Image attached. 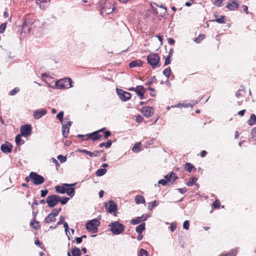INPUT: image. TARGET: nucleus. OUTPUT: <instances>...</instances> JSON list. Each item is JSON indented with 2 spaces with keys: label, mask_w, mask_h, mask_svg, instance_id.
I'll use <instances>...</instances> for the list:
<instances>
[{
  "label": "nucleus",
  "mask_w": 256,
  "mask_h": 256,
  "mask_svg": "<svg viewBox=\"0 0 256 256\" xmlns=\"http://www.w3.org/2000/svg\"><path fill=\"white\" fill-rule=\"evenodd\" d=\"M100 14L102 16L111 14L114 10V1L113 0H102L99 4Z\"/></svg>",
  "instance_id": "nucleus-1"
},
{
  "label": "nucleus",
  "mask_w": 256,
  "mask_h": 256,
  "mask_svg": "<svg viewBox=\"0 0 256 256\" xmlns=\"http://www.w3.org/2000/svg\"><path fill=\"white\" fill-rule=\"evenodd\" d=\"M109 226L112 232L115 235L120 234L124 230V226L118 222H112L109 224Z\"/></svg>",
  "instance_id": "nucleus-2"
},
{
  "label": "nucleus",
  "mask_w": 256,
  "mask_h": 256,
  "mask_svg": "<svg viewBox=\"0 0 256 256\" xmlns=\"http://www.w3.org/2000/svg\"><path fill=\"white\" fill-rule=\"evenodd\" d=\"M160 56L157 54L152 53L147 56L148 63L154 68L160 66Z\"/></svg>",
  "instance_id": "nucleus-3"
},
{
  "label": "nucleus",
  "mask_w": 256,
  "mask_h": 256,
  "mask_svg": "<svg viewBox=\"0 0 256 256\" xmlns=\"http://www.w3.org/2000/svg\"><path fill=\"white\" fill-rule=\"evenodd\" d=\"M106 130V128H102L100 130H98L97 131L94 132L92 133L87 134L85 136L84 135H78V136L80 137H86V138L83 139L84 140H87L88 139H91L93 141L97 140H100L102 136L100 134V132H103L104 130Z\"/></svg>",
  "instance_id": "nucleus-4"
},
{
  "label": "nucleus",
  "mask_w": 256,
  "mask_h": 256,
  "mask_svg": "<svg viewBox=\"0 0 256 256\" xmlns=\"http://www.w3.org/2000/svg\"><path fill=\"white\" fill-rule=\"evenodd\" d=\"M165 180L162 179L158 182V184H161L162 186H166L168 182L173 183L176 180L178 179V176L173 172H171L164 176Z\"/></svg>",
  "instance_id": "nucleus-5"
},
{
  "label": "nucleus",
  "mask_w": 256,
  "mask_h": 256,
  "mask_svg": "<svg viewBox=\"0 0 256 256\" xmlns=\"http://www.w3.org/2000/svg\"><path fill=\"white\" fill-rule=\"evenodd\" d=\"M30 178L31 182L36 186L43 184L45 181L44 178L42 176L34 172H30Z\"/></svg>",
  "instance_id": "nucleus-6"
},
{
  "label": "nucleus",
  "mask_w": 256,
  "mask_h": 256,
  "mask_svg": "<svg viewBox=\"0 0 256 256\" xmlns=\"http://www.w3.org/2000/svg\"><path fill=\"white\" fill-rule=\"evenodd\" d=\"M72 80L70 78H65L56 82V86L59 89L68 88L72 86Z\"/></svg>",
  "instance_id": "nucleus-7"
},
{
  "label": "nucleus",
  "mask_w": 256,
  "mask_h": 256,
  "mask_svg": "<svg viewBox=\"0 0 256 256\" xmlns=\"http://www.w3.org/2000/svg\"><path fill=\"white\" fill-rule=\"evenodd\" d=\"M100 224V222L96 219H93L86 222V228L88 231L92 232H96L98 230V227Z\"/></svg>",
  "instance_id": "nucleus-8"
},
{
  "label": "nucleus",
  "mask_w": 256,
  "mask_h": 256,
  "mask_svg": "<svg viewBox=\"0 0 256 256\" xmlns=\"http://www.w3.org/2000/svg\"><path fill=\"white\" fill-rule=\"evenodd\" d=\"M60 196L57 194H52L48 196L46 199V202L50 208H54L60 202L58 198Z\"/></svg>",
  "instance_id": "nucleus-9"
},
{
  "label": "nucleus",
  "mask_w": 256,
  "mask_h": 256,
  "mask_svg": "<svg viewBox=\"0 0 256 256\" xmlns=\"http://www.w3.org/2000/svg\"><path fill=\"white\" fill-rule=\"evenodd\" d=\"M128 90L135 92L140 99L142 100L144 98V94L146 92V89L142 86H138L136 88L132 87L128 88Z\"/></svg>",
  "instance_id": "nucleus-10"
},
{
  "label": "nucleus",
  "mask_w": 256,
  "mask_h": 256,
  "mask_svg": "<svg viewBox=\"0 0 256 256\" xmlns=\"http://www.w3.org/2000/svg\"><path fill=\"white\" fill-rule=\"evenodd\" d=\"M240 6L238 0H228L226 7L231 11H234Z\"/></svg>",
  "instance_id": "nucleus-11"
},
{
  "label": "nucleus",
  "mask_w": 256,
  "mask_h": 256,
  "mask_svg": "<svg viewBox=\"0 0 256 256\" xmlns=\"http://www.w3.org/2000/svg\"><path fill=\"white\" fill-rule=\"evenodd\" d=\"M105 207L107 211L112 214L114 213L115 216H116V212L117 210V204L112 200H110L105 204Z\"/></svg>",
  "instance_id": "nucleus-12"
},
{
  "label": "nucleus",
  "mask_w": 256,
  "mask_h": 256,
  "mask_svg": "<svg viewBox=\"0 0 256 256\" xmlns=\"http://www.w3.org/2000/svg\"><path fill=\"white\" fill-rule=\"evenodd\" d=\"M142 114L146 117L152 116L154 114V109L152 107L146 106L141 109Z\"/></svg>",
  "instance_id": "nucleus-13"
},
{
  "label": "nucleus",
  "mask_w": 256,
  "mask_h": 256,
  "mask_svg": "<svg viewBox=\"0 0 256 256\" xmlns=\"http://www.w3.org/2000/svg\"><path fill=\"white\" fill-rule=\"evenodd\" d=\"M75 185V184H64L62 186H55V190L57 193L64 194L66 192V187L72 186Z\"/></svg>",
  "instance_id": "nucleus-14"
},
{
  "label": "nucleus",
  "mask_w": 256,
  "mask_h": 256,
  "mask_svg": "<svg viewBox=\"0 0 256 256\" xmlns=\"http://www.w3.org/2000/svg\"><path fill=\"white\" fill-rule=\"evenodd\" d=\"M20 134L22 136L26 137L29 136L32 132V127L30 124H25L20 128Z\"/></svg>",
  "instance_id": "nucleus-15"
},
{
  "label": "nucleus",
  "mask_w": 256,
  "mask_h": 256,
  "mask_svg": "<svg viewBox=\"0 0 256 256\" xmlns=\"http://www.w3.org/2000/svg\"><path fill=\"white\" fill-rule=\"evenodd\" d=\"M118 94L120 98L124 102L128 100L131 98L132 96L130 92H124L122 90H120L118 92Z\"/></svg>",
  "instance_id": "nucleus-16"
},
{
  "label": "nucleus",
  "mask_w": 256,
  "mask_h": 256,
  "mask_svg": "<svg viewBox=\"0 0 256 256\" xmlns=\"http://www.w3.org/2000/svg\"><path fill=\"white\" fill-rule=\"evenodd\" d=\"M0 150L4 153H10L12 151V146L10 143L6 142L4 144H2Z\"/></svg>",
  "instance_id": "nucleus-17"
},
{
  "label": "nucleus",
  "mask_w": 256,
  "mask_h": 256,
  "mask_svg": "<svg viewBox=\"0 0 256 256\" xmlns=\"http://www.w3.org/2000/svg\"><path fill=\"white\" fill-rule=\"evenodd\" d=\"M72 122L70 121L68 122L65 125L62 126V136L64 138H67L68 135L70 128L72 125Z\"/></svg>",
  "instance_id": "nucleus-18"
},
{
  "label": "nucleus",
  "mask_w": 256,
  "mask_h": 256,
  "mask_svg": "<svg viewBox=\"0 0 256 256\" xmlns=\"http://www.w3.org/2000/svg\"><path fill=\"white\" fill-rule=\"evenodd\" d=\"M147 216L146 215H142V216H138L136 218L132 219L130 221V224H137L142 222H144L147 219Z\"/></svg>",
  "instance_id": "nucleus-19"
},
{
  "label": "nucleus",
  "mask_w": 256,
  "mask_h": 256,
  "mask_svg": "<svg viewBox=\"0 0 256 256\" xmlns=\"http://www.w3.org/2000/svg\"><path fill=\"white\" fill-rule=\"evenodd\" d=\"M46 114V110L45 109L41 110H40L34 111V116L36 119L40 118Z\"/></svg>",
  "instance_id": "nucleus-20"
},
{
  "label": "nucleus",
  "mask_w": 256,
  "mask_h": 256,
  "mask_svg": "<svg viewBox=\"0 0 256 256\" xmlns=\"http://www.w3.org/2000/svg\"><path fill=\"white\" fill-rule=\"evenodd\" d=\"M215 19L212 20V22H216L219 24H224L226 22V16H220V18H218V16L214 14V15Z\"/></svg>",
  "instance_id": "nucleus-21"
},
{
  "label": "nucleus",
  "mask_w": 256,
  "mask_h": 256,
  "mask_svg": "<svg viewBox=\"0 0 256 256\" xmlns=\"http://www.w3.org/2000/svg\"><path fill=\"white\" fill-rule=\"evenodd\" d=\"M142 64V62L140 60H135L130 62L128 64V66L130 68H134L136 66H140Z\"/></svg>",
  "instance_id": "nucleus-22"
},
{
  "label": "nucleus",
  "mask_w": 256,
  "mask_h": 256,
  "mask_svg": "<svg viewBox=\"0 0 256 256\" xmlns=\"http://www.w3.org/2000/svg\"><path fill=\"white\" fill-rule=\"evenodd\" d=\"M195 169L194 166L191 163L187 162L184 165V170L188 172H190L192 170Z\"/></svg>",
  "instance_id": "nucleus-23"
},
{
  "label": "nucleus",
  "mask_w": 256,
  "mask_h": 256,
  "mask_svg": "<svg viewBox=\"0 0 256 256\" xmlns=\"http://www.w3.org/2000/svg\"><path fill=\"white\" fill-rule=\"evenodd\" d=\"M135 201L136 204H144L146 202L144 198L141 195H137L135 197Z\"/></svg>",
  "instance_id": "nucleus-24"
},
{
  "label": "nucleus",
  "mask_w": 256,
  "mask_h": 256,
  "mask_svg": "<svg viewBox=\"0 0 256 256\" xmlns=\"http://www.w3.org/2000/svg\"><path fill=\"white\" fill-rule=\"evenodd\" d=\"M71 254L72 256H80L82 254L80 249L76 247L72 250Z\"/></svg>",
  "instance_id": "nucleus-25"
},
{
  "label": "nucleus",
  "mask_w": 256,
  "mask_h": 256,
  "mask_svg": "<svg viewBox=\"0 0 256 256\" xmlns=\"http://www.w3.org/2000/svg\"><path fill=\"white\" fill-rule=\"evenodd\" d=\"M145 223H142L136 226V230L139 234H142L143 231L145 230Z\"/></svg>",
  "instance_id": "nucleus-26"
},
{
  "label": "nucleus",
  "mask_w": 256,
  "mask_h": 256,
  "mask_svg": "<svg viewBox=\"0 0 256 256\" xmlns=\"http://www.w3.org/2000/svg\"><path fill=\"white\" fill-rule=\"evenodd\" d=\"M56 217L53 214H50L44 219V221L46 223H50L55 221Z\"/></svg>",
  "instance_id": "nucleus-27"
},
{
  "label": "nucleus",
  "mask_w": 256,
  "mask_h": 256,
  "mask_svg": "<svg viewBox=\"0 0 256 256\" xmlns=\"http://www.w3.org/2000/svg\"><path fill=\"white\" fill-rule=\"evenodd\" d=\"M66 193L70 198H72L74 195L75 189L74 188L66 187Z\"/></svg>",
  "instance_id": "nucleus-28"
},
{
  "label": "nucleus",
  "mask_w": 256,
  "mask_h": 256,
  "mask_svg": "<svg viewBox=\"0 0 256 256\" xmlns=\"http://www.w3.org/2000/svg\"><path fill=\"white\" fill-rule=\"evenodd\" d=\"M22 136V135L21 134H18L16 136L15 138V142L16 145L20 146L24 143V141L21 138Z\"/></svg>",
  "instance_id": "nucleus-29"
},
{
  "label": "nucleus",
  "mask_w": 256,
  "mask_h": 256,
  "mask_svg": "<svg viewBox=\"0 0 256 256\" xmlns=\"http://www.w3.org/2000/svg\"><path fill=\"white\" fill-rule=\"evenodd\" d=\"M256 122V116L254 114H252L250 118L248 120V123L250 126H252Z\"/></svg>",
  "instance_id": "nucleus-30"
},
{
  "label": "nucleus",
  "mask_w": 256,
  "mask_h": 256,
  "mask_svg": "<svg viewBox=\"0 0 256 256\" xmlns=\"http://www.w3.org/2000/svg\"><path fill=\"white\" fill-rule=\"evenodd\" d=\"M198 178L195 177H192L190 178L189 180L186 182V184L188 186H192L197 181Z\"/></svg>",
  "instance_id": "nucleus-31"
},
{
  "label": "nucleus",
  "mask_w": 256,
  "mask_h": 256,
  "mask_svg": "<svg viewBox=\"0 0 256 256\" xmlns=\"http://www.w3.org/2000/svg\"><path fill=\"white\" fill-rule=\"evenodd\" d=\"M107 172V170L105 168H100L96 172V174L98 176H100L104 175Z\"/></svg>",
  "instance_id": "nucleus-32"
},
{
  "label": "nucleus",
  "mask_w": 256,
  "mask_h": 256,
  "mask_svg": "<svg viewBox=\"0 0 256 256\" xmlns=\"http://www.w3.org/2000/svg\"><path fill=\"white\" fill-rule=\"evenodd\" d=\"M102 152H103V150H94L92 152H90L89 156H90V157L98 156L100 155V153H102Z\"/></svg>",
  "instance_id": "nucleus-33"
},
{
  "label": "nucleus",
  "mask_w": 256,
  "mask_h": 256,
  "mask_svg": "<svg viewBox=\"0 0 256 256\" xmlns=\"http://www.w3.org/2000/svg\"><path fill=\"white\" fill-rule=\"evenodd\" d=\"M205 34H200L197 38H196L194 41L196 43H200L201 42L202 40L205 38Z\"/></svg>",
  "instance_id": "nucleus-34"
},
{
  "label": "nucleus",
  "mask_w": 256,
  "mask_h": 256,
  "mask_svg": "<svg viewBox=\"0 0 256 256\" xmlns=\"http://www.w3.org/2000/svg\"><path fill=\"white\" fill-rule=\"evenodd\" d=\"M142 144L140 142L136 144L133 146L132 150L134 152H138L140 150Z\"/></svg>",
  "instance_id": "nucleus-35"
},
{
  "label": "nucleus",
  "mask_w": 256,
  "mask_h": 256,
  "mask_svg": "<svg viewBox=\"0 0 256 256\" xmlns=\"http://www.w3.org/2000/svg\"><path fill=\"white\" fill-rule=\"evenodd\" d=\"M60 200V202L62 204H66L68 202L70 198L66 196L61 197L60 196V198H58Z\"/></svg>",
  "instance_id": "nucleus-36"
},
{
  "label": "nucleus",
  "mask_w": 256,
  "mask_h": 256,
  "mask_svg": "<svg viewBox=\"0 0 256 256\" xmlns=\"http://www.w3.org/2000/svg\"><path fill=\"white\" fill-rule=\"evenodd\" d=\"M251 138L253 141L256 142V127L253 128L250 132Z\"/></svg>",
  "instance_id": "nucleus-37"
},
{
  "label": "nucleus",
  "mask_w": 256,
  "mask_h": 256,
  "mask_svg": "<svg viewBox=\"0 0 256 256\" xmlns=\"http://www.w3.org/2000/svg\"><path fill=\"white\" fill-rule=\"evenodd\" d=\"M171 69L170 67H168L163 70V74L168 78L171 74Z\"/></svg>",
  "instance_id": "nucleus-38"
},
{
  "label": "nucleus",
  "mask_w": 256,
  "mask_h": 256,
  "mask_svg": "<svg viewBox=\"0 0 256 256\" xmlns=\"http://www.w3.org/2000/svg\"><path fill=\"white\" fill-rule=\"evenodd\" d=\"M112 144L111 140H108L106 142H102L100 144L99 147L102 148L103 146H106V148H109L111 146Z\"/></svg>",
  "instance_id": "nucleus-39"
},
{
  "label": "nucleus",
  "mask_w": 256,
  "mask_h": 256,
  "mask_svg": "<svg viewBox=\"0 0 256 256\" xmlns=\"http://www.w3.org/2000/svg\"><path fill=\"white\" fill-rule=\"evenodd\" d=\"M220 202L218 200H216L212 204V208H218L220 207Z\"/></svg>",
  "instance_id": "nucleus-40"
},
{
  "label": "nucleus",
  "mask_w": 256,
  "mask_h": 256,
  "mask_svg": "<svg viewBox=\"0 0 256 256\" xmlns=\"http://www.w3.org/2000/svg\"><path fill=\"white\" fill-rule=\"evenodd\" d=\"M236 253V251L235 250H233L230 252L225 254H222L220 255V256H235Z\"/></svg>",
  "instance_id": "nucleus-41"
},
{
  "label": "nucleus",
  "mask_w": 256,
  "mask_h": 256,
  "mask_svg": "<svg viewBox=\"0 0 256 256\" xmlns=\"http://www.w3.org/2000/svg\"><path fill=\"white\" fill-rule=\"evenodd\" d=\"M138 256H148V252L147 250L142 248L138 252Z\"/></svg>",
  "instance_id": "nucleus-42"
},
{
  "label": "nucleus",
  "mask_w": 256,
  "mask_h": 256,
  "mask_svg": "<svg viewBox=\"0 0 256 256\" xmlns=\"http://www.w3.org/2000/svg\"><path fill=\"white\" fill-rule=\"evenodd\" d=\"M64 113L62 111L58 113L56 115V118L60 120L61 123L63 121V117H64Z\"/></svg>",
  "instance_id": "nucleus-43"
},
{
  "label": "nucleus",
  "mask_w": 256,
  "mask_h": 256,
  "mask_svg": "<svg viewBox=\"0 0 256 256\" xmlns=\"http://www.w3.org/2000/svg\"><path fill=\"white\" fill-rule=\"evenodd\" d=\"M38 222H34V220L31 222L30 224V226L36 230H38L40 228V226H38Z\"/></svg>",
  "instance_id": "nucleus-44"
},
{
  "label": "nucleus",
  "mask_w": 256,
  "mask_h": 256,
  "mask_svg": "<svg viewBox=\"0 0 256 256\" xmlns=\"http://www.w3.org/2000/svg\"><path fill=\"white\" fill-rule=\"evenodd\" d=\"M245 92L243 90H239L236 93V96L237 98L240 96H244Z\"/></svg>",
  "instance_id": "nucleus-45"
},
{
  "label": "nucleus",
  "mask_w": 256,
  "mask_h": 256,
  "mask_svg": "<svg viewBox=\"0 0 256 256\" xmlns=\"http://www.w3.org/2000/svg\"><path fill=\"white\" fill-rule=\"evenodd\" d=\"M60 211H61V208H54V209L52 210V212L50 214H53L54 215V216L56 217L59 214V213Z\"/></svg>",
  "instance_id": "nucleus-46"
},
{
  "label": "nucleus",
  "mask_w": 256,
  "mask_h": 256,
  "mask_svg": "<svg viewBox=\"0 0 256 256\" xmlns=\"http://www.w3.org/2000/svg\"><path fill=\"white\" fill-rule=\"evenodd\" d=\"M57 158L61 163L64 162L66 160V157L61 154L58 155Z\"/></svg>",
  "instance_id": "nucleus-47"
},
{
  "label": "nucleus",
  "mask_w": 256,
  "mask_h": 256,
  "mask_svg": "<svg viewBox=\"0 0 256 256\" xmlns=\"http://www.w3.org/2000/svg\"><path fill=\"white\" fill-rule=\"evenodd\" d=\"M157 205L156 201H154L153 202H150L148 207V210H151L153 208L156 206Z\"/></svg>",
  "instance_id": "nucleus-48"
},
{
  "label": "nucleus",
  "mask_w": 256,
  "mask_h": 256,
  "mask_svg": "<svg viewBox=\"0 0 256 256\" xmlns=\"http://www.w3.org/2000/svg\"><path fill=\"white\" fill-rule=\"evenodd\" d=\"M20 91L18 88H15L12 90L10 92V94L11 96H14Z\"/></svg>",
  "instance_id": "nucleus-49"
},
{
  "label": "nucleus",
  "mask_w": 256,
  "mask_h": 256,
  "mask_svg": "<svg viewBox=\"0 0 256 256\" xmlns=\"http://www.w3.org/2000/svg\"><path fill=\"white\" fill-rule=\"evenodd\" d=\"M183 228H184V229H186V230L189 229V228H190V222H189L188 220H185L184 222Z\"/></svg>",
  "instance_id": "nucleus-50"
},
{
  "label": "nucleus",
  "mask_w": 256,
  "mask_h": 256,
  "mask_svg": "<svg viewBox=\"0 0 256 256\" xmlns=\"http://www.w3.org/2000/svg\"><path fill=\"white\" fill-rule=\"evenodd\" d=\"M48 192V190H46V189L44 190H42L40 191V193H41L40 194V196L42 197V198H44V197H45L47 195Z\"/></svg>",
  "instance_id": "nucleus-51"
},
{
  "label": "nucleus",
  "mask_w": 256,
  "mask_h": 256,
  "mask_svg": "<svg viewBox=\"0 0 256 256\" xmlns=\"http://www.w3.org/2000/svg\"><path fill=\"white\" fill-rule=\"evenodd\" d=\"M6 28V24L4 23L2 24L0 26V33H3L4 31L5 30V29Z\"/></svg>",
  "instance_id": "nucleus-52"
},
{
  "label": "nucleus",
  "mask_w": 256,
  "mask_h": 256,
  "mask_svg": "<svg viewBox=\"0 0 256 256\" xmlns=\"http://www.w3.org/2000/svg\"><path fill=\"white\" fill-rule=\"evenodd\" d=\"M224 0H214V4L218 7H220L222 5V3Z\"/></svg>",
  "instance_id": "nucleus-53"
},
{
  "label": "nucleus",
  "mask_w": 256,
  "mask_h": 256,
  "mask_svg": "<svg viewBox=\"0 0 256 256\" xmlns=\"http://www.w3.org/2000/svg\"><path fill=\"white\" fill-rule=\"evenodd\" d=\"M171 56H168L166 58L165 60L164 61V65L166 66L168 64H169L170 63L171 60H170Z\"/></svg>",
  "instance_id": "nucleus-54"
},
{
  "label": "nucleus",
  "mask_w": 256,
  "mask_h": 256,
  "mask_svg": "<svg viewBox=\"0 0 256 256\" xmlns=\"http://www.w3.org/2000/svg\"><path fill=\"white\" fill-rule=\"evenodd\" d=\"M136 122L140 123L144 120V118L142 116L139 115L136 116Z\"/></svg>",
  "instance_id": "nucleus-55"
},
{
  "label": "nucleus",
  "mask_w": 256,
  "mask_h": 256,
  "mask_svg": "<svg viewBox=\"0 0 256 256\" xmlns=\"http://www.w3.org/2000/svg\"><path fill=\"white\" fill-rule=\"evenodd\" d=\"M178 192L180 193H181L182 194L186 193L187 191V189L186 188H178Z\"/></svg>",
  "instance_id": "nucleus-56"
},
{
  "label": "nucleus",
  "mask_w": 256,
  "mask_h": 256,
  "mask_svg": "<svg viewBox=\"0 0 256 256\" xmlns=\"http://www.w3.org/2000/svg\"><path fill=\"white\" fill-rule=\"evenodd\" d=\"M64 222H64V217L63 216H61L60 217V221L58 222L57 224L58 225H60V224H64Z\"/></svg>",
  "instance_id": "nucleus-57"
},
{
  "label": "nucleus",
  "mask_w": 256,
  "mask_h": 256,
  "mask_svg": "<svg viewBox=\"0 0 256 256\" xmlns=\"http://www.w3.org/2000/svg\"><path fill=\"white\" fill-rule=\"evenodd\" d=\"M111 135L110 132L107 130L104 132V137L105 138H108V136H110Z\"/></svg>",
  "instance_id": "nucleus-58"
},
{
  "label": "nucleus",
  "mask_w": 256,
  "mask_h": 256,
  "mask_svg": "<svg viewBox=\"0 0 256 256\" xmlns=\"http://www.w3.org/2000/svg\"><path fill=\"white\" fill-rule=\"evenodd\" d=\"M176 228V224H172L170 226V229L172 232H174Z\"/></svg>",
  "instance_id": "nucleus-59"
},
{
  "label": "nucleus",
  "mask_w": 256,
  "mask_h": 256,
  "mask_svg": "<svg viewBox=\"0 0 256 256\" xmlns=\"http://www.w3.org/2000/svg\"><path fill=\"white\" fill-rule=\"evenodd\" d=\"M168 42L170 44H174L175 42V40L172 38H168Z\"/></svg>",
  "instance_id": "nucleus-60"
},
{
  "label": "nucleus",
  "mask_w": 256,
  "mask_h": 256,
  "mask_svg": "<svg viewBox=\"0 0 256 256\" xmlns=\"http://www.w3.org/2000/svg\"><path fill=\"white\" fill-rule=\"evenodd\" d=\"M242 8H243V10L246 12V14H248V8L246 6V5H243L242 6Z\"/></svg>",
  "instance_id": "nucleus-61"
},
{
  "label": "nucleus",
  "mask_w": 256,
  "mask_h": 256,
  "mask_svg": "<svg viewBox=\"0 0 256 256\" xmlns=\"http://www.w3.org/2000/svg\"><path fill=\"white\" fill-rule=\"evenodd\" d=\"M207 154V152L206 151V150H202L200 153V156H202V158H204V156H206Z\"/></svg>",
  "instance_id": "nucleus-62"
},
{
  "label": "nucleus",
  "mask_w": 256,
  "mask_h": 256,
  "mask_svg": "<svg viewBox=\"0 0 256 256\" xmlns=\"http://www.w3.org/2000/svg\"><path fill=\"white\" fill-rule=\"evenodd\" d=\"M76 241L77 244H80L82 242V238L81 237H77L76 238Z\"/></svg>",
  "instance_id": "nucleus-63"
},
{
  "label": "nucleus",
  "mask_w": 256,
  "mask_h": 256,
  "mask_svg": "<svg viewBox=\"0 0 256 256\" xmlns=\"http://www.w3.org/2000/svg\"><path fill=\"white\" fill-rule=\"evenodd\" d=\"M246 110H242L238 112V114L240 116H243L245 113Z\"/></svg>",
  "instance_id": "nucleus-64"
}]
</instances>
